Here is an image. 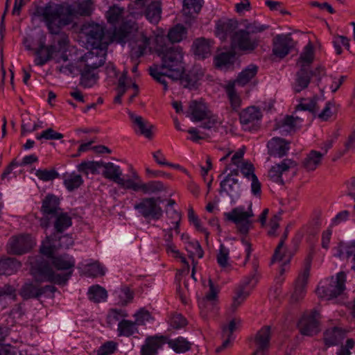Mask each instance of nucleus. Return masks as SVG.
<instances>
[{
  "instance_id": "f257e3e1",
  "label": "nucleus",
  "mask_w": 355,
  "mask_h": 355,
  "mask_svg": "<svg viewBox=\"0 0 355 355\" xmlns=\"http://www.w3.org/2000/svg\"><path fill=\"white\" fill-rule=\"evenodd\" d=\"M157 55L161 59V64L150 66L148 71L153 79L166 91L168 83L166 77L179 80L184 73V53L180 46H173L157 50Z\"/></svg>"
},
{
  "instance_id": "f03ea898",
  "label": "nucleus",
  "mask_w": 355,
  "mask_h": 355,
  "mask_svg": "<svg viewBox=\"0 0 355 355\" xmlns=\"http://www.w3.org/2000/svg\"><path fill=\"white\" fill-rule=\"evenodd\" d=\"M73 15L71 5L51 2L44 6H37L33 12V15L44 22L53 35H58L63 27L72 23Z\"/></svg>"
},
{
  "instance_id": "7ed1b4c3",
  "label": "nucleus",
  "mask_w": 355,
  "mask_h": 355,
  "mask_svg": "<svg viewBox=\"0 0 355 355\" xmlns=\"http://www.w3.org/2000/svg\"><path fill=\"white\" fill-rule=\"evenodd\" d=\"M241 24L243 28L237 29L230 36L231 47L233 50L250 53L259 44V39L254 35L267 30L269 26L256 21L250 22L248 20H243Z\"/></svg>"
},
{
  "instance_id": "20e7f679",
  "label": "nucleus",
  "mask_w": 355,
  "mask_h": 355,
  "mask_svg": "<svg viewBox=\"0 0 355 355\" xmlns=\"http://www.w3.org/2000/svg\"><path fill=\"white\" fill-rule=\"evenodd\" d=\"M132 28L133 26L128 24H122L114 30L112 40L121 44L129 41L131 59L137 62L139 58L145 54L147 47L150 45V38L143 31L137 29L133 33Z\"/></svg>"
},
{
  "instance_id": "39448f33",
  "label": "nucleus",
  "mask_w": 355,
  "mask_h": 355,
  "mask_svg": "<svg viewBox=\"0 0 355 355\" xmlns=\"http://www.w3.org/2000/svg\"><path fill=\"white\" fill-rule=\"evenodd\" d=\"M313 59V47L311 43L309 42L304 47L297 62L300 69L296 73L295 80L293 86L295 92H300L309 86L311 80L309 69Z\"/></svg>"
},
{
  "instance_id": "423d86ee",
  "label": "nucleus",
  "mask_w": 355,
  "mask_h": 355,
  "mask_svg": "<svg viewBox=\"0 0 355 355\" xmlns=\"http://www.w3.org/2000/svg\"><path fill=\"white\" fill-rule=\"evenodd\" d=\"M129 10L132 15H145L152 24H157L161 19L162 6L158 1L135 0L130 3Z\"/></svg>"
},
{
  "instance_id": "0eeeda50",
  "label": "nucleus",
  "mask_w": 355,
  "mask_h": 355,
  "mask_svg": "<svg viewBox=\"0 0 355 355\" xmlns=\"http://www.w3.org/2000/svg\"><path fill=\"white\" fill-rule=\"evenodd\" d=\"M72 271L64 275L55 273L47 261L42 260L32 267V274L37 282H49L57 284H65Z\"/></svg>"
},
{
  "instance_id": "6e6552de",
  "label": "nucleus",
  "mask_w": 355,
  "mask_h": 355,
  "mask_svg": "<svg viewBox=\"0 0 355 355\" xmlns=\"http://www.w3.org/2000/svg\"><path fill=\"white\" fill-rule=\"evenodd\" d=\"M346 274L340 272L335 277H331L323 285L316 289L319 297L329 300L340 295L345 290Z\"/></svg>"
},
{
  "instance_id": "1a4fd4ad",
  "label": "nucleus",
  "mask_w": 355,
  "mask_h": 355,
  "mask_svg": "<svg viewBox=\"0 0 355 355\" xmlns=\"http://www.w3.org/2000/svg\"><path fill=\"white\" fill-rule=\"evenodd\" d=\"M40 211L42 216L40 218V225L44 229L49 227L51 220L61 211L60 199L53 194H48L42 200Z\"/></svg>"
},
{
  "instance_id": "9d476101",
  "label": "nucleus",
  "mask_w": 355,
  "mask_h": 355,
  "mask_svg": "<svg viewBox=\"0 0 355 355\" xmlns=\"http://www.w3.org/2000/svg\"><path fill=\"white\" fill-rule=\"evenodd\" d=\"M158 199L153 197L142 198L139 202L134 205V208L146 218H150L158 220L163 214L162 209L158 203Z\"/></svg>"
},
{
  "instance_id": "9b49d317",
  "label": "nucleus",
  "mask_w": 355,
  "mask_h": 355,
  "mask_svg": "<svg viewBox=\"0 0 355 355\" xmlns=\"http://www.w3.org/2000/svg\"><path fill=\"white\" fill-rule=\"evenodd\" d=\"M35 242L28 234H19L12 236L7 243V252L15 255H21L29 252Z\"/></svg>"
},
{
  "instance_id": "f8f14e48",
  "label": "nucleus",
  "mask_w": 355,
  "mask_h": 355,
  "mask_svg": "<svg viewBox=\"0 0 355 355\" xmlns=\"http://www.w3.org/2000/svg\"><path fill=\"white\" fill-rule=\"evenodd\" d=\"M257 278L255 275H252L246 278V279L237 287L235 291V295L233 297L232 303L230 307V311L232 313H234L238 307L247 299L252 290L257 284Z\"/></svg>"
},
{
  "instance_id": "ddd939ff",
  "label": "nucleus",
  "mask_w": 355,
  "mask_h": 355,
  "mask_svg": "<svg viewBox=\"0 0 355 355\" xmlns=\"http://www.w3.org/2000/svg\"><path fill=\"white\" fill-rule=\"evenodd\" d=\"M318 315L315 311H313L302 315L297 324L301 334L311 336L319 331V322L316 318Z\"/></svg>"
},
{
  "instance_id": "4468645a",
  "label": "nucleus",
  "mask_w": 355,
  "mask_h": 355,
  "mask_svg": "<svg viewBox=\"0 0 355 355\" xmlns=\"http://www.w3.org/2000/svg\"><path fill=\"white\" fill-rule=\"evenodd\" d=\"M294 45L295 42L291 35H277L273 39V54L283 58L289 53Z\"/></svg>"
},
{
  "instance_id": "2eb2a0df",
  "label": "nucleus",
  "mask_w": 355,
  "mask_h": 355,
  "mask_svg": "<svg viewBox=\"0 0 355 355\" xmlns=\"http://www.w3.org/2000/svg\"><path fill=\"white\" fill-rule=\"evenodd\" d=\"M311 261V260L309 257L306 259L304 269L303 272L299 275L296 280L295 290L291 297L292 300L295 302L302 299L305 295L306 286L309 277Z\"/></svg>"
},
{
  "instance_id": "dca6fc26",
  "label": "nucleus",
  "mask_w": 355,
  "mask_h": 355,
  "mask_svg": "<svg viewBox=\"0 0 355 355\" xmlns=\"http://www.w3.org/2000/svg\"><path fill=\"white\" fill-rule=\"evenodd\" d=\"M243 191L241 184L239 180L231 177V175H227L223 180L220 182L219 192H225L234 202L238 199Z\"/></svg>"
},
{
  "instance_id": "f3484780",
  "label": "nucleus",
  "mask_w": 355,
  "mask_h": 355,
  "mask_svg": "<svg viewBox=\"0 0 355 355\" xmlns=\"http://www.w3.org/2000/svg\"><path fill=\"white\" fill-rule=\"evenodd\" d=\"M103 39L104 27L103 26L97 24L89 26L87 32V41L92 48H107V43L103 42Z\"/></svg>"
},
{
  "instance_id": "a211bd4d",
  "label": "nucleus",
  "mask_w": 355,
  "mask_h": 355,
  "mask_svg": "<svg viewBox=\"0 0 355 355\" xmlns=\"http://www.w3.org/2000/svg\"><path fill=\"white\" fill-rule=\"evenodd\" d=\"M107 48H92V50L83 57L85 62V66L96 70L103 65L105 60Z\"/></svg>"
},
{
  "instance_id": "6ab92c4d",
  "label": "nucleus",
  "mask_w": 355,
  "mask_h": 355,
  "mask_svg": "<svg viewBox=\"0 0 355 355\" xmlns=\"http://www.w3.org/2000/svg\"><path fill=\"white\" fill-rule=\"evenodd\" d=\"M270 327L265 326L262 327L256 334L254 338V343L256 350L252 355H268V350L270 347Z\"/></svg>"
},
{
  "instance_id": "aec40b11",
  "label": "nucleus",
  "mask_w": 355,
  "mask_h": 355,
  "mask_svg": "<svg viewBox=\"0 0 355 355\" xmlns=\"http://www.w3.org/2000/svg\"><path fill=\"white\" fill-rule=\"evenodd\" d=\"M296 166L297 164L295 161L290 159H284L279 164H277L271 167L268 171V177L273 182L284 184V180L282 177V174L290 168Z\"/></svg>"
},
{
  "instance_id": "412c9836",
  "label": "nucleus",
  "mask_w": 355,
  "mask_h": 355,
  "mask_svg": "<svg viewBox=\"0 0 355 355\" xmlns=\"http://www.w3.org/2000/svg\"><path fill=\"white\" fill-rule=\"evenodd\" d=\"M130 119L132 123L135 131L148 139H151L153 137L152 132L154 126L142 116L136 115L132 112H129Z\"/></svg>"
},
{
  "instance_id": "4be33fe9",
  "label": "nucleus",
  "mask_w": 355,
  "mask_h": 355,
  "mask_svg": "<svg viewBox=\"0 0 355 355\" xmlns=\"http://www.w3.org/2000/svg\"><path fill=\"white\" fill-rule=\"evenodd\" d=\"M288 234V228L287 227L285 229L284 234L281 236L280 241H279V244L277 245V246L275 250L274 255L272 258V263L275 262V261H282L283 262V264L281 266V269H280L281 275H282L285 272L286 267L289 264L290 261L292 258V254L291 253L288 254L287 252H283V253L281 252V250H282V248L284 247V242L287 239Z\"/></svg>"
},
{
  "instance_id": "5701e85b",
  "label": "nucleus",
  "mask_w": 355,
  "mask_h": 355,
  "mask_svg": "<svg viewBox=\"0 0 355 355\" xmlns=\"http://www.w3.org/2000/svg\"><path fill=\"white\" fill-rule=\"evenodd\" d=\"M289 144L284 139L273 137L267 144L268 154L270 156L282 157L287 154L289 150Z\"/></svg>"
},
{
  "instance_id": "b1692460",
  "label": "nucleus",
  "mask_w": 355,
  "mask_h": 355,
  "mask_svg": "<svg viewBox=\"0 0 355 355\" xmlns=\"http://www.w3.org/2000/svg\"><path fill=\"white\" fill-rule=\"evenodd\" d=\"M189 112L191 121L194 122L201 121L208 117L211 112L208 109L207 105L201 101H191L189 106Z\"/></svg>"
},
{
  "instance_id": "393cba45",
  "label": "nucleus",
  "mask_w": 355,
  "mask_h": 355,
  "mask_svg": "<svg viewBox=\"0 0 355 355\" xmlns=\"http://www.w3.org/2000/svg\"><path fill=\"white\" fill-rule=\"evenodd\" d=\"M56 45L45 46L43 42L40 43L39 48L35 51V64L43 66L53 58H55L56 55Z\"/></svg>"
},
{
  "instance_id": "a878e982",
  "label": "nucleus",
  "mask_w": 355,
  "mask_h": 355,
  "mask_svg": "<svg viewBox=\"0 0 355 355\" xmlns=\"http://www.w3.org/2000/svg\"><path fill=\"white\" fill-rule=\"evenodd\" d=\"M165 340L164 336L148 337L141 347V355H157V350L165 343Z\"/></svg>"
},
{
  "instance_id": "bb28decb",
  "label": "nucleus",
  "mask_w": 355,
  "mask_h": 355,
  "mask_svg": "<svg viewBox=\"0 0 355 355\" xmlns=\"http://www.w3.org/2000/svg\"><path fill=\"white\" fill-rule=\"evenodd\" d=\"M205 76V69L200 66H194L189 73L183 77H181V85L184 87L192 88L195 87L198 82L201 80Z\"/></svg>"
},
{
  "instance_id": "cd10ccee",
  "label": "nucleus",
  "mask_w": 355,
  "mask_h": 355,
  "mask_svg": "<svg viewBox=\"0 0 355 355\" xmlns=\"http://www.w3.org/2000/svg\"><path fill=\"white\" fill-rule=\"evenodd\" d=\"M224 216L226 220L239 224L241 222L249 220L250 218L253 216V214L251 209L245 211L243 207H239L234 208L230 212L224 213Z\"/></svg>"
},
{
  "instance_id": "c85d7f7f",
  "label": "nucleus",
  "mask_w": 355,
  "mask_h": 355,
  "mask_svg": "<svg viewBox=\"0 0 355 355\" xmlns=\"http://www.w3.org/2000/svg\"><path fill=\"white\" fill-rule=\"evenodd\" d=\"M346 332L339 327H333L324 333V341L327 346L336 345L345 337Z\"/></svg>"
},
{
  "instance_id": "c756f323",
  "label": "nucleus",
  "mask_w": 355,
  "mask_h": 355,
  "mask_svg": "<svg viewBox=\"0 0 355 355\" xmlns=\"http://www.w3.org/2000/svg\"><path fill=\"white\" fill-rule=\"evenodd\" d=\"M262 115L259 109L252 106L243 110L240 113V122L243 126L253 125L261 119Z\"/></svg>"
},
{
  "instance_id": "7c9ffc66",
  "label": "nucleus",
  "mask_w": 355,
  "mask_h": 355,
  "mask_svg": "<svg viewBox=\"0 0 355 355\" xmlns=\"http://www.w3.org/2000/svg\"><path fill=\"white\" fill-rule=\"evenodd\" d=\"M192 48L194 54L198 56L199 59H205L211 55L209 42L203 37L196 39L193 41Z\"/></svg>"
},
{
  "instance_id": "2f4dec72",
  "label": "nucleus",
  "mask_w": 355,
  "mask_h": 355,
  "mask_svg": "<svg viewBox=\"0 0 355 355\" xmlns=\"http://www.w3.org/2000/svg\"><path fill=\"white\" fill-rule=\"evenodd\" d=\"M21 264L15 258H2L0 259V275H11L18 271Z\"/></svg>"
},
{
  "instance_id": "473e14b6",
  "label": "nucleus",
  "mask_w": 355,
  "mask_h": 355,
  "mask_svg": "<svg viewBox=\"0 0 355 355\" xmlns=\"http://www.w3.org/2000/svg\"><path fill=\"white\" fill-rule=\"evenodd\" d=\"M209 291L205 294V296L199 301V306L200 309H206L208 305L213 307L217 300L219 289L218 287L213 283L211 279H209Z\"/></svg>"
},
{
  "instance_id": "72a5a7b5",
  "label": "nucleus",
  "mask_w": 355,
  "mask_h": 355,
  "mask_svg": "<svg viewBox=\"0 0 355 355\" xmlns=\"http://www.w3.org/2000/svg\"><path fill=\"white\" fill-rule=\"evenodd\" d=\"M323 156L324 154L320 152L311 150L304 158L302 165L306 171H313L320 164Z\"/></svg>"
},
{
  "instance_id": "f704fd0d",
  "label": "nucleus",
  "mask_w": 355,
  "mask_h": 355,
  "mask_svg": "<svg viewBox=\"0 0 355 355\" xmlns=\"http://www.w3.org/2000/svg\"><path fill=\"white\" fill-rule=\"evenodd\" d=\"M102 167L104 168L102 174L105 178L110 180L115 183L120 180L122 176V171L119 166L115 165L112 162H103Z\"/></svg>"
},
{
  "instance_id": "c9c22d12",
  "label": "nucleus",
  "mask_w": 355,
  "mask_h": 355,
  "mask_svg": "<svg viewBox=\"0 0 355 355\" xmlns=\"http://www.w3.org/2000/svg\"><path fill=\"white\" fill-rule=\"evenodd\" d=\"M76 6H72L73 10V20L77 15L89 16L93 10V2L92 0H77Z\"/></svg>"
},
{
  "instance_id": "e433bc0d",
  "label": "nucleus",
  "mask_w": 355,
  "mask_h": 355,
  "mask_svg": "<svg viewBox=\"0 0 355 355\" xmlns=\"http://www.w3.org/2000/svg\"><path fill=\"white\" fill-rule=\"evenodd\" d=\"M141 183L140 177L136 171H133L131 178L125 179L121 177L116 184L123 189L139 191H140Z\"/></svg>"
},
{
  "instance_id": "4c0bfd02",
  "label": "nucleus",
  "mask_w": 355,
  "mask_h": 355,
  "mask_svg": "<svg viewBox=\"0 0 355 355\" xmlns=\"http://www.w3.org/2000/svg\"><path fill=\"white\" fill-rule=\"evenodd\" d=\"M98 78L95 70L85 66L80 73V85L85 88L92 87L96 83Z\"/></svg>"
},
{
  "instance_id": "58836bf2",
  "label": "nucleus",
  "mask_w": 355,
  "mask_h": 355,
  "mask_svg": "<svg viewBox=\"0 0 355 355\" xmlns=\"http://www.w3.org/2000/svg\"><path fill=\"white\" fill-rule=\"evenodd\" d=\"M237 21L230 19L227 21H219L216 24V35L220 37L221 39H225L227 34H230V35L236 31L237 28Z\"/></svg>"
},
{
  "instance_id": "ea45409f",
  "label": "nucleus",
  "mask_w": 355,
  "mask_h": 355,
  "mask_svg": "<svg viewBox=\"0 0 355 355\" xmlns=\"http://www.w3.org/2000/svg\"><path fill=\"white\" fill-rule=\"evenodd\" d=\"M118 334L119 336L130 337L138 333L137 324L129 320H121L118 324Z\"/></svg>"
},
{
  "instance_id": "a19ab883",
  "label": "nucleus",
  "mask_w": 355,
  "mask_h": 355,
  "mask_svg": "<svg viewBox=\"0 0 355 355\" xmlns=\"http://www.w3.org/2000/svg\"><path fill=\"white\" fill-rule=\"evenodd\" d=\"M63 183L69 191H73L83 184V180L80 175L75 173H65L63 175Z\"/></svg>"
},
{
  "instance_id": "79ce46f5",
  "label": "nucleus",
  "mask_w": 355,
  "mask_h": 355,
  "mask_svg": "<svg viewBox=\"0 0 355 355\" xmlns=\"http://www.w3.org/2000/svg\"><path fill=\"white\" fill-rule=\"evenodd\" d=\"M51 263L58 270H67L74 267L75 261L69 256H58L51 258Z\"/></svg>"
},
{
  "instance_id": "37998d69",
  "label": "nucleus",
  "mask_w": 355,
  "mask_h": 355,
  "mask_svg": "<svg viewBox=\"0 0 355 355\" xmlns=\"http://www.w3.org/2000/svg\"><path fill=\"white\" fill-rule=\"evenodd\" d=\"M187 30L182 24H177L170 28L167 37L172 43L180 42L187 37Z\"/></svg>"
},
{
  "instance_id": "c03bdc74",
  "label": "nucleus",
  "mask_w": 355,
  "mask_h": 355,
  "mask_svg": "<svg viewBox=\"0 0 355 355\" xmlns=\"http://www.w3.org/2000/svg\"><path fill=\"white\" fill-rule=\"evenodd\" d=\"M258 71L257 65L251 64L243 69L238 76L236 82L242 86L246 85L253 77L255 76Z\"/></svg>"
},
{
  "instance_id": "a18cd8bd",
  "label": "nucleus",
  "mask_w": 355,
  "mask_h": 355,
  "mask_svg": "<svg viewBox=\"0 0 355 355\" xmlns=\"http://www.w3.org/2000/svg\"><path fill=\"white\" fill-rule=\"evenodd\" d=\"M53 218H55L54 227L58 233H62L72 224L71 218L67 213L60 211Z\"/></svg>"
},
{
  "instance_id": "49530a36",
  "label": "nucleus",
  "mask_w": 355,
  "mask_h": 355,
  "mask_svg": "<svg viewBox=\"0 0 355 355\" xmlns=\"http://www.w3.org/2000/svg\"><path fill=\"white\" fill-rule=\"evenodd\" d=\"M225 89L232 110H237L241 106V100L235 90L234 83H229Z\"/></svg>"
},
{
  "instance_id": "de8ad7c7",
  "label": "nucleus",
  "mask_w": 355,
  "mask_h": 355,
  "mask_svg": "<svg viewBox=\"0 0 355 355\" xmlns=\"http://www.w3.org/2000/svg\"><path fill=\"white\" fill-rule=\"evenodd\" d=\"M19 294L24 300L38 298L41 296L39 287L31 282L24 284L21 288Z\"/></svg>"
},
{
  "instance_id": "09e8293b",
  "label": "nucleus",
  "mask_w": 355,
  "mask_h": 355,
  "mask_svg": "<svg viewBox=\"0 0 355 355\" xmlns=\"http://www.w3.org/2000/svg\"><path fill=\"white\" fill-rule=\"evenodd\" d=\"M203 0H183V12L186 15L198 14L202 8Z\"/></svg>"
},
{
  "instance_id": "8fccbe9b",
  "label": "nucleus",
  "mask_w": 355,
  "mask_h": 355,
  "mask_svg": "<svg viewBox=\"0 0 355 355\" xmlns=\"http://www.w3.org/2000/svg\"><path fill=\"white\" fill-rule=\"evenodd\" d=\"M88 295L89 300L96 303L105 300L107 297L105 289L99 285L91 286L88 291Z\"/></svg>"
},
{
  "instance_id": "3c124183",
  "label": "nucleus",
  "mask_w": 355,
  "mask_h": 355,
  "mask_svg": "<svg viewBox=\"0 0 355 355\" xmlns=\"http://www.w3.org/2000/svg\"><path fill=\"white\" fill-rule=\"evenodd\" d=\"M168 344L177 353H184L191 348V343L182 337L168 341Z\"/></svg>"
},
{
  "instance_id": "603ef678",
  "label": "nucleus",
  "mask_w": 355,
  "mask_h": 355,
  "mask_svg": "<svg viewBox=\"0 0 355 355\" xmlns=\"http://www.w3.org/2000/svg\"><path fill=\"white\" fill-rule=\"evenodd\" d=\"M163 190H164V186L160 181H150L146 183L141 181L140 185V191L145 194L156 193Z\"/></svg>"
},
{
  "instance_id": "864d4df0",
  "label": "nucleus",
  "mask_w": 355,
  "mask_h": 355,
  "mask_svg": "<svg viewBox=\"0 0 355 355\" xmlns=\"http://www.w3.org/2000/svg\"><path fill=\"white\" fill-rule=\"evenodd\" d=\"M336 255L341 259L355 257V243L339 244Z\"/></svg>"
},
{
  "instance_id": "5fc2aeb1",
  "label": "nucleus",
  "mask_w": 355,
  "mask_h": 355,
  "mask_svg": "<svg viewBox=\"0 0 355 355\" xmlns=\"http://www.w3.org/2000/svg\"><path fill=\"white\" fill-rule=\"evenodd\" d=\"M298 121H302L300 117L295 118L293 116L288 115L277 124L276 129H283L284 131L288 132L296 128Z\"/></svg>"
},
{
  "instance_id": "6e6d98bb",
  "label": "nucleus",
  "mask_w": 355,
  "mask_h": 355,
  "mask_svg": "<svg viewBox=\"0 0 355 355\" xmlns=\"http://www.w3.org/2000/svg\"><path fill=\"white\" fill-rule=\"evenodd\" d=\"M185 249L189 253V257L193 259L195 257L200 259L203 257L204 252L198 241H189L186 244Z\"/></svg>"
},
{
  "instance_id": "4d7b16f0",
  "label": "nucleus",
  "mask_w": 355,
  "mask_h": 355,
  "mask_svg": "<svg viewBox=\"0 0 355 355\" xmlns=\"http://www.w3.org/2000/svg\"><path fill=\"white\" fill-rule=\"evenodd\" d=\"M128 316V314L125 310L111 309L107 315V323L109 327H112L121 318H125Z\"/></svg>"
},
{
  "instance_id": "13d9d810",
  "label": "nucleus",
  "mask_w": 355,
  "mask_h": 355,
  "mask_svg": "<svg viewBox=\"0 0 355 355\" xmlns=\"http://www.w3.org/2000/svg\"><path fill=\"white\" fill-rule=\"evenodd\" d=\"M103 162H83L78 166V170L87 175L89 171L93 174L98 173V169L101 168Z\"/></svg>"
},
{
  "instance_id": "bf43d9fd",
  "label": "nucleus",
  "mask_w": 355,
  "mask_h": 355,
  "mask_svg": "<svg viewBox=\"0 0 355 355\" xmlns=\"http://www.w3.org/2000/svg\"><path fill=\"white\" fill-rule=\"evenodd\" d=\"M21 117L22 119L21 128L22 135H24L26 132H32L38 129L37 123H32V120L28 113L23 114Z\"/></svg>"
},
{
  "instance_id": "052dcab7",
  "label": "nucleus",
  "mask_w": 355,
  "mask_h": 355,
  "mask_svg": "<svg viewBox=\"0 0 355 355\" xmlns=\"http://www.w3.org/2000/svg\"><path fill=\"white\" fill-rule=\"evenodd\" d=\"M123 8H119L117 6H113L107 12V19L109 23L116 24L119 21L123 16Z\"/></svg>"
},
{
  "instance_id": "680f3d73",
  "label": "nucleus",
  "mask_w": 355,
  "mask_h": 355,
  "mask_svg": "<svg viewBox=\"0 0 355 355\" xmlns=\"http://www.w3.org/2000/svg\"><path fill=\"white\" fill-rule=\"evenodd\" d=\"M234 55L231 53H222L215 58L216 66L220 68L227 67L233 63Z\"/></svg>"
},
{
  "instance_id": "e2e57ef3",
  "label": "nucleus",
  "mask_w": 355,
  "mask_h": 355,
  "mask_svg": "<svg viewBox=\"0 0 355 355\" xmlns=\"http://www.w3.org/2000/svg\"><path fill=\"white\" fill-rule=\"evenodd\" d=\"M35 175L41 180L47 182L58 178V173L54 170L39 169L36 171Z\"/></svg>"
},
{
  "instance_id": "0e129e2a",
  "label": "nucleus",
  "mask_w": 355,
  "mask_h": 355,
  "mask_svg": "<svg viewBox=\"0 0 355 355\" xmlns=\"http://www.w3.org/2000/svg\"><path fill=\"white\" fill-rule=\"evenodd\" d=\"M240 324V319L234 318L230 322L228 325H223L222 327L223 336L234 339L232 334Z\"/></svg>"
},
{
  "instance_id": "69168bd1",
  "label": "nucleus",
  "mask_w": 355,
  "mask_h": 355,
  "mask_svg": "<svg viewBox=\"0 0 355 355\" xmlns=\"http://www.w3.org/2000/svg\"><path fill=\"white\" fill-rule=\"evenodd\" d=\"M63 135L55 132L52 128H48L46 130L43 131L40 135H37L36 138L39 140L42 139H44L46 140H54V139H61L63 138Z\"/></svg>"
},
{
  "instance_id": "338daca9",
  "label": "nucleus",
  "mask_w": 355,
  "mask_h": 355,
  "mask_svg": "<svg viewBox=\"0 0 355 355\" xmlns=\"http://www.w3.org/2000/svg\"><path fill=\"white\" fill-rule=\"evenodd\" d=\"M229 250L221 244L219 252L217 254V262L220 266L225 268L228 266Z\"/></svg>"
},
{
  "instance_id": "774afa93",
  "label": "nucleus",
  "mask_w": 355,
  "mask_h": 355,
  "mask_svg": "<svg viewBox=\"0 0 355 355\" xmlns=\"http://www.w3.org/2000/svg\"><path fill=\"white\" fill-rule=\"evenodd\" d=\"M116 349V343L113 341H107L102 345L97 351V355H110Z\"/></svg>"
}]
</instances>
